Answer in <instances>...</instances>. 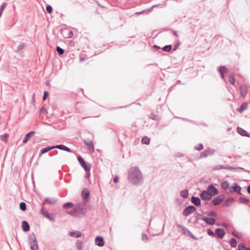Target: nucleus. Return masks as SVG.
<instances>
[{
    "instance_id": "nucleus-16",
    "label": "nucleus",
    "mask_w": 250,
    "mask_h": 250,
    "mask_svg": "<svg viewBox=\"0 0 250 250\" xmlns=\"http://www.w3.org/2000/svg\"><path fill=\"white\" fill-rule=\"evenodd\" d=\"M215 234L219 238L222 239L225 235V232L223 229L217 228L215 230Z\"/></svg>"
},
{
    "instance_id": "nucleus-5",
    "label": "nucleus",
    "mask_w": 250,
    "mask_h": 250,
    "mask_svg": "<svg viewBox=\"0 0 250 250\" xmlns=\"http://www.w3.org/2000/svg\"><path fill=\"white\" fill-rule=\"evenodd\" d=\"M196 210V208L195 207L191 205L188 206L184 209L183 214L185 216H188Z\"/></svg>"
},
{
    "instance_id": "nucleus-53",
    "label": "nucleus",
    "mask_w": 250,
    "mask_h": 250,
    "mask_svg": "<svg viewBox=\"0 0 250 250\" xmlns=\"http://www.w3.org/2000/svg\"><path fill=\"white\" fill-rule=\"evenodd\" d=\"M48 96V92L47 91H45L43 93L42 100L45 101Z\"/></svg>"
},
{
    "instance_id": "nucleus-25",
    "label": "nucleus",
    "mask_w": 250,
    "mask_h": 250,
    "mask_svg": "<svg viewBox=\"0 0 250 250\" xmlns=\"http://www.w3.org/2000/svg\"><path fill=\"white\" fill-rule=\"evenodd\" d=\"M248 108V104L246 103H243L241 104L239 108L237 109V111L240 113H242Z\"/></svg>"
},
{
    "instance_id": "nucleus-30",
    "label": "nucleus",
    "mask_w": 250,
    "mask_h": 250,
    "mask_svg": "<svg viewBox=\"0 0 250 250\" xmlns=\"http://www.w3.org/2000/svg\"><path fill=\"white\" fill-rule=\"evenodd\" d=\"M30 245L31 250H38L39 247L37 242L35 243H30Z\"/></svg>"
},
{
    "instance_id": "nucleus-32",
    "label": "nucleus",
    "mask_w": 250,
    "mask_h": 250,
    "mask_svg": "<svg viewBox=\"0 0 250 250\" xmlns=\"http://www.w3.org/2000/svg\"><path fill=\"white\" fill-rule=\"evenodd\" d=\"M29 244L30 243H35V242H37L35 235L34 233H32L29 236Z\"/></svg>"
},
{
    "instance_id": "nucleus-49",
    "label": "nucleus",
    "mask_w": 250,
    "mask_h": 250,
    "mask_svg": "<svg viewBox=\"0 0 250 250\" xmlns=\"http://www.w3.org/2000/svg\"><path fill=\"white\" fill-rule=\"evenodd\" d=\"M207 233L210 236L214 237L215 236V233L213 232V231L210 229H207Z\"/></svg>"
},
{
    "instance_id": "nucleus-63",
    "label": "nucleus",
    "mask_w": 250,
    "mask_h": 250,
    "mask_svg": "<svg viewBox=\"0 0 250 250\" xmlns=\"http://www.w3.org/2000/svg\"><path fill=\"white\" fill-rule=\"evenodd\" d=\"M173 35H174V36H176L177 37H178V34H177V32H176V31H173Z\"/></svg>"
},
{
    "instance_id": "nucleus-18",
    "label": "nucleus",
    "mask_w": 250,
    "mask_h": 250,
    "mask_svg": "<svg viewBox=\"0 0 250 250\" xmlns=\"http://www.w3.org/2000/svg\"><path fill=\"white\" fill-rule=\"evenodd\" d=\"M191 202L196 206H199L201 205V200L199 198L192 196L191 198Z\"/></svg>"
},
{
    "instance_id": "nucleus-37",
    "label": "nucleus",
    "mask_w": 250,
    "mask_h": 250,
    "mask_svg": "<svg viewBox=\"0 0 250 250\" xmlns=\"http://www.w3.org/2000/svg\"><path fill=\"white\" fill-rule=\"evenodd\" d=\"M73 204L71 202H67L63 205V208L64 209H68L71 208Z\"/></svg>"
},
{
    "instance_id": "nucleus-59",
    "label": "nucleus",
    "mask_w": 250,
    "mask_h": 250,
    "mask_svg": "<svg viewBox=\"0 0 250 250\" xmlns=\"http://www.w3.org/2000/svg\"><path fill=\"white\" fill-rule=\"evenodd\" d=\"M73 35V33L72 32V31H70L69 33V35L66 37V38H71L72 37V36Z\"/></svg>"
},
{
    "instance_id": "nucleus-23",
    "label": "nucleus",
    "mask_w": 250,
    "mask_h": 250,
    "mask_svg": "<svg viewBox=\"0 0 250 250\" xmlns=\"http://www.w3.org/2000/svg\"><path fill=\"white\" fill-rule=\"evenodd\" d=\"M234 199L232 197L227 199L223 203V206L224 207H228L232 204L233 202Z\"/></svg>"
},
{
    "instance_id": "nucleus-14",
    "label": "nucleus",
    "mask_w": 250,
    "mask_h": 250,
    "mask_svg": "<svg viewBox=\"0 0 250 250\" xmlns=\"http://www.w3.org/2000/svg\"><path fill=\"white\" fill-rule=\"evenodd\" d=\"M96 244L99 247H103L104 245V238L101 236H97L95 240Z\"/></svg>"
},
{
    "instance_id": "nucleus-40",
    "label": "nucleus",
    "mask_w": 250,
    "mask_h": 250,
    "mask_svg": "<svg viewBox=\"0 0 250 250\" xmlns=\"http://www.w3.org/2000/svg\"><path fill=\"white\" fill-rule=\"evenodd\" d=\"M219 71L220 73H225L228 71V69L224 66H221L219 67Z\"/></svg>"
},
{
    "instance_id": "nucleus-42",
    "label": "nucleus",
    "mask_w": 250,
    "mask_h": 250,
    "mask_svg": "<svg viewBox=\"0 0 250 250\" xmlns=\"http://www.w3.org/2000/svg\"><path fill=\"white\" fill-rule=\"evenodd\" d=\"M232 234L233 236L236 237L237 238H241L242 237V233L238 232L236 231H232Z\"/></svg>"
},
{
    "instance_id": "nucleus-13",
    "label": "nucleus",
    "mask_w": 250,
    "mask_h": 250,
    "mask_svg": "<svg viewBox=\"0 0 250 250\" xmlns=\"http://www.w3.org/2000/svg\"><path fill=\"white\" fill-rule=\"evenodd\" d=\"M76 111L78 113H81L84 110V106L83 103L77 102L75 105Z\"/></svg>"
},
{
    "instance_id": "nucleus-56",
    "label": "nucleus",
    "mask_w": 250,
    "mask_h": 250,
    "mask_svg": "<svg viewBox=\"0 0 250 250\" xmlns=\"http://www.w3.org/2000/svg\"><path fill=\"white\" fill-rule=\"evenodd\" d=\"M64 151H66L67 152H72V150L68 147H67L66 146H65V148L64 149Z\"/></svg>"
},
{
    "instance_id": "nucleus-60",
    "label": "nucleus",
    "mask_w": 250,
    "mask_h": 250,
    "mask_svg": "<svg viewBox=\"0 0 250 250\" xmlns=\"http://www.w3.org/2000/svg\"><path fill=\"white\" fill-rule=\"evenodd\" d=\"M82 242L81 241H79L77 242V246L78 247H81L82 246Z\"/></svg>"
},
{
    "instance_id": "nucleus-20",
    "label": "nucleus",
    "mask_w": 250,
    "mask_h": 250,
    "mask_svg": "<svg viewBox=\"0 0 250 250\" xmlns=\"http://www.w3.org/2000/svg\"><path fill=\"white\" fill-rule=\"evenodd\" d=\"M237 132L242 136L250 137V135H249L245 130L240 127H237Z\"/></svg>"
},
{
    "instance_id": "nucleus-28",
    "label": "nucleus",
    "mask_w": 250,
    "mask_h": 250,
    "mask_svg": "<svg viewBox=\"0 0 250 250\" xmlns=\"http://www.w3.org/2000/svg\"><path fill=\"white\" fill-rule=\"evenodd\" d=\"M180 195L181 197H182L183 198H187L188 196V190L187 189H184V190H182L180 192Z\"/></svg>"
},
{
    "instance_id": "nucleus-47",
    "label": "nucleus",
    "mask_w": 250,
    "mask_h": 250,
    "mask_svg": "<svg viewBox=\"0 0 250 250\" xmlns=\"http://www.w3.org/2000/svg\"><path fill=\"white\" fill-rule=\"evenodd\" d=\"M204 148V146L202 144H199L198 145L194 147V149L200 151Z\"/></svg>"
},
{
    "instance_id": "nucleus-1",
    "label": "nucleus",
    "mask_w": 250,
    "mask_h": 250,
    "mask_svg": "<svg viewBox=\"0 0 250 250\" xmlns=\"http://www.w3.org/2000/svg\"><path fill=\"white\" fill-rule=\"evenodd\" d=\"M127 179L130 183L135 185L142 184L143 180V175L137 167H133L129 168Z\"/></svg>"
},
{
    "instance_id": "nucleus-51",
    "label": "nucleus",
    "mask_w": 250,
    "mask_h": 250,
    "mask_svg": "<svg viewBox=\"0 0 250 250\" xmlns=\"http://www.w3.org/2000/svg\"><path fill=\"white\" fill-rule=\"evenodd\" d=\"M196 216L195 217L196 221H198V220H201V219L202 220V218L204 217H202V215L201 214L199 213H196Z\"/></svg>"
},
{
    "instance_id": "nucleus-58",
    "label": "nucleus",
    "mask_w": 250,
    "mask_h": 250,
    "mask_svg": "<svg viewBox=\"0 0 250 250\" xmlns=\"http://www.w3.org/2000/svg\"><path fill=\"white\" fill-rule=\"evenodd\" d=\"M113 181L115 183L118 182V181H119V177L118 176L115 177L114 179H113Z\"/></svg>"
},
{
    "instance_id": "nucleus-55",
    "label": "nucleus",
    "mask_w": 250,
    "mask_h": 250,
    "mask_svg": "<svg viewBox=\"0 0 250 250\" xmlns=\"http://www.w3.org/2000/svg\"><path fill=\"white\" fill-rule=\"evenodd\" d=\"M246 248H247L245 245L243 243H240L238 245V249H244L245 250H246Z\"/></svg>"
},
{
    "instance_id": "nucleus-4",
    "label": "nucleus",
    "mask_w": 250,
    "mask_h": 250,
    "mask_svg": "<svg viewBox=\"0 0 250 250\" xmlns=\"http://www.w3.org/2000/svg\"><path fill=\"white\" fill-rule=\"evenodd\" d=\"M214 149L208 148L201 153L199 158L202 159L203 158H206L209 156H211L214 153Z\"/></svg>"
},
{
    "instance_id": "nucleus-22",
    "label": "nucleus",
    "mask_w": 250,
    "mask_h": 250,
    "mask_svg": "<svg viewBox=\"0 0 250 250\" xmlns=\"http://www.w3.org/2000/svg\"><path fill=\"white\" fill-rule=\"evenodd\" d=\"M89 191L87 188H85L82 190V196L84 200L87 199L89 197Z\"/></svg>"
},
{
    "instance_id": "nucleus-11",
    "label": "nucleus",
    "mask_w": 250,
    "mask_h": 250,
    "mask_svg": "<svg viewBox=\"0 0 250 250\" xmlns=\"http://www.w3.org/2000/svg\"><path fill=\"white\" fill-rule=\"evenodd\" d=\"M248 86L247 85H241L240 87V92L242 97L245 98L248 93Z\"/></svg>"
},
{
    "instance_id": "nucleus-57",
    "label": "nucleus",
    "mask_w": 250,
    "mask_h": 250,
    "mask_svg": "<svg viewBox=\"0 0 250 250\" xmlns=\"http://www.w3.org/2000/svg\"><path fill=\"white\" fill-rule=\"evenodd\" d=\"M189 232L190 233V236L191 238H192L193 239H194V240H197L198 239V238H197L196 237H195V236H194L193 235L192 233H191L189 231Z\"/></svg>"
},
{
    "instance_id": "nucleus-19",
    "label": "nucleus",
    "mask_w": 250,
    "mask_h": 250,
    "mask_svg": "<svg viewBox=\"0 0 250 250\" xmlns=\"http://www.w3.org/2000/svg\"><path fill=\"white\" fill-rule=\"evenodd\" d=\"M35 132L34 131H30L27 133L25 135L24 138L23 140V144L26 143L28 142V141L30 139V138L35 134Z\"/></svg>"
},
{
    "instance_id": "nucleus-26",
    "label": "nucleus",
    "mask_w": 250,
    "mask_h": 250,
    "mask_svg": "<svg viewBox=\"0 0 250 250\" xmlns=\"http://www.w3.org/2000/svg\"><path fill=\"white\" fill-rule=\"evenodd\" d=\"M53 149H54L53 146L44 147V148H42V149H41V154H42L45 153H46L48 151H49V150Z\"/></svg>"
},
{
    "instance_id": "nucleus-62",
    "label": "nucleus",
    "mask_w": 250,
    "mask_h": 250,
    "mask_svg": "<svg viewBox=\"0 0 250 250\" xmlns=\"http://www.w3.org/2000/svg\"><path fill=\"white\" fill-rule=\"evenodd\" d=\"M222 226L225 228H228L229 227V225L227 223H223L222 224Z\"/></svg>"
},
{
    "instance_id": "nucleus-44",
    "label": "nucleus",
    "mask_w": 250,
    "mask_h": 250,
    "mask_svg": "<svg viewBox=\"0 0 250 250\" xmlns=\"http://www.w3.org/2000/svg\"><path fill=\"white\" fill-rule=\"evenodd\" d=\"M20 208L22 211H25L26 209V205L24 202H21L20 204Z\"/></svg>"
},
{
    "instance_id": "nucleus-17",
    "label": "nucleus",
    "mask_w": 250,
    "mask_h": 250,
    "mask_svg": "<svg viewBox=\"0 0 250 250\" xmlns=\"http://www.w3.org/2000/svg\"><path fill=\"white\" fill-rule=\"evenodd\" d=\"M227 169L229 170H232L235 169V168H233L230 166H222V165H218L216 166L214 168V170H219V169Z\"/></svg>"
},
{
    "instance_id": "nucleus-7",
    "label": "nucleus",
    "mask_w": 250,
    "mask_h": 250,
    "mask_svg": "<svg viewBox=\"0 0 250 250\" xmlns=\"http://www.w3.org/2000/svg\"><path fill=\"white\" fill-rule=\"evenodd\" d=\"M83 142L87 147L89 151L93 152L94 151V146L92 141L89 139H84Z\"/></svg>"
},
{
    "instance_id": "nucleus-8",
    "label": "nucleus",
    "mask_w": 250,
    "mask_h": 250,
    "mask_svg": "<svg viewBox=\"0 0 250 250\" xmlns=\"http://www.w3.org/2000/svg\"><path fill=\"white\" fill-rule=\"evenodd\" d=\"M207 191L212 197L218 194V189L212 185H209L207 188Z\"/></svg>"
},
{
    "instance_id": "nucleus-24",
    "label": "nucleus",
    "mask_w": 250,
    "mask_h": 250,
    "mask_svg": "<svg viewBox=\"0 0 250 250\" xmlns=\"http://www.w3.org/2000/svg\"><path fill=\"white\" fill-rule=\"evenodd\" d=\"M69 235L71 237L79 238L82 236V233L79 231H71Z\"/></svg>"
},
{
    "instance_id": "nucleus-12",
    "label": "nucleus",
    "mask_w": 250,
    "mask_h": 250,
    "mask_svg": "<svg viewBox=\"0 0 250 250\" xmlns=\"http://www.w3.org/2000/svg\"><path fill=\"white\" fill-rule=\"evenodd\" d=\"M200 197L203 200L208 201L211 199V196L206 190H203L200 194Z\"/></svg>"
},
{
    "instance_id": "nucleus-38",
    "label": "nucleus",
    "mask_w": 250,
    "mask_h": 250,
    "mask_svg": "<svg viewBox=\"0 0 250 250\" xmlns=\"http://www.w3.org/2000/svg\"><path fill=\"white\" fill-rule=\"evenodd\" d=\"M8 138V135L6 133L2 134L0 136V139L1 141L6 142Z\"/></svg>"
},
{
    "instance_id": "nucleus-46",
    "label": "nucleus",
    "mask_w": 250,
    "mask_h": 250,
    "mask_svg": "<svg viewBox=\"0 0 250 250\" xmlns=\"http://www.w3.org/2000/svg\"><path fill=\"white\" fill-rule=\"evenodd\" d=\"M206 214L209 216L214 217H217L216 213L213 210L207 212H206Z\"/></svg>"
},
{
    "instance_id": "nucleus-41",
    "label": "nucleus",
    "mask_w": 250,
    "mask_h": 250,
    "mask_svg": "<svg viewBox=\"0 0 250 250\" xmlns=\"http://www.w3.org/2000/svg\"><path fill=\"white\" fill-rule=\"evenodd\" d=\"M7 5V3L3 2L0 6V17L1 16L3 11L5 9V7Z\"/></svg>"
},
{
    "instance_id": "nucleus-15",
    "label": "nucleus",
    "mask_w": 250,
    "mask_h": 250,
    "mask_svg": "<svg viewBox=\"0 0 250 250\" xmlns=\"http://www.w3.org/2000/svg\"><path fill=\"white\" fill-rule=\"evenodd\" d=\"M202 220H203L207 224L209 225H213L215 223V219L213 218L204 217L202 218Z\"/></svg>"
},
{
    "instance_id": "nucleus-9",
    "label": "nucleus",
    "mask_w": 250,
    "mask_h": 250,
    "mask_svg": "<svg viewBox=\"0 0 250 250\" xmlns=\"http://www.w3.org/2000/svg\"><path fill=\"white\" fill-rule=\"evenodd\" d=\"M40 211L42 212V214L44 216L46 217L47 219H48L49 220L53 222L55 221L54 217L52 215H51V214L46 210L45 208L44 207H42Z\"/></svg>"
},
{
    "instance_id": "nucleus-21",
    "label": "nucleus",
    "mask_w": 250,
    "mask_h": 250,
    "mask_svg": "<svg viewBox=\"0 0 250 250\" xmlns=\"http://www.w3.org/2000/svg\"><path fill=\"white\" fill-rule=\"evenodd\" d=\"M22 229L24 232L29 230L30 226L27 221H24L22 222Z\"/></svg>"
},
{
    "instance_id": "nucleus-31",
    "label": "nucleus",
    "mask_w": 250,
    "mask_h": 250,
    "mask_svg": "<svg viewBox=\"0 0 250 250\" xmlns=\"http://www.w3.org/2000/svg\"><path fill=\"white\" fill-rule=\"evenodd\" d=\"M149 118L154 121H159L161 119L160 117L154 114H150Z\"/></svg>"
},
{
    "instance_id": "nucleus-54",
    "label": "nucleus",
    "mask_w": 250,
    "mask_h": 250,
    "mask_svg": "<svg viewBox=\"0 0 250 250\" xmlns=\"http://www.w3.org/2000/svg\"><path fill=\"white\" fill-rule=\"evenodd\" d=\"M142 239L143 241H146V240H147V235L143 233L142 234Z\"/></svg>"
},
{
    "instance_id": "nucleus-36",
    "label": "nucleus",
    "mask_w": 250,
    "mask_h": 250,
    "mask_svg": "<svg viewBox=\"0 0 250 250\" xmlns=\"http://www.w3.org/2000/svg\"><path fill=\"white\" fill-rule=\"evenodd\" d=\"M150 143V139L147 137H144L142 139L143 144L148 145Z\"/></svg>"
},
{
    "instance_id": "nucleus-10",
    "label": "nucleus",
    "mask_w": 250,
    "mask_h": 250,
    "mask_svg": "<svg viewBox=\"0 0 250 250\" xmlns=\"http://www.w3.org/2000/svg\"><path fill=\"white\" fill-rule=\"evenodd\" d=\"M224 195H219L215 198L211 202V204L214 206H217L220 204L224 199Z\"/></svg>"
},
{
    "instance_id": "nucleus-35",
    "label": "nucleus",
    "mask_w": 250,
    "mask_h": 250,
    "mask_svg": "<svg viewBox=\"0 0 250 250\" xmlns=\"http://www.w3.org/2000/svg\"><path fill=\"white\" fill-rule=\"evenodd\" d=\"M228 78H229V82L231 84L234 85V83H235V80L234 75L232 74L229 75Z\"/></svg>"
},
{
    "instance_id": "nucleus-29",
    "label": "nucleus",
    "mask_w": 250,
    "mask_h": 250,
    "mask_svg": "<svg viewBox=\"0 0 250 250\" xmlns=\"http://www.w3.org/2000/svg\"><path fill=\"white\" fill-rule=\"evenodd\" d=\"M25 45L26 44L25 43H24L23 42H21L20 43V44L18 46L17 49L16 50H15V52H18L19 51L23 49L25 46Z\"/></svg>"
},
{
    "instance_id": "nucleus-45",
    "label": "nucleus",
    "mask_w": 250,
    "mask_h": 250,
    "mask_svg": "<svg viewBox=\"0 0 250 250\" xmlns=\"http://www.w3.org/2000/svg\"><path fill=\"white\" fill-rule=\"evenodd\" d=\"M56 51H57L58 54L60 55H62L64 52V50L60 46H57L56 47Z\"/></svg>"
},
{
    "instance_id": "nucleus-52",
    "label": "nucleus",
    "mask_w": 250,
    "mask_h": 250,
    "mask_svg": "<svg viewBox=\"0 0 250 250\" xmlns=\"http://www.w3.org/2000/svg\"><path fill=\"white\" fill-rule=\"evenodd\" d=\"M46 10L48 13H51L52 11V8L50 5H47L46 6Z\"/></svg>"
},
{
    "instance_id": "nucleus-43",
    "label": "nucleus",
    "mask_w": 250,
    "mask_h": 250,
    "mask_svg": "<svg viewBox=\"0 0 250 250\" xmlns=\"http://www.w3.org/2000/svg\"><path fill=\"white\" fill-rule=\"evenodd\" d=\"M239 200L240 202L243 204H246L249 202V200L245 197H240Z\"/></svg>"
},
{
    "instance_id": "nucleus-2",
    "label": "nucleus",
    "mask_w": 250,
    "mask_h": 250,
    "mask_svg": "<svg viewBox=\"0 0 250 250\" xmlns=\"http://www.w3.org/2000/svg\"><path fill=\"white\" fill-rule=\"evenodd\" d=\"M86 212L85 208H82L81 206H77L72 211L68 213L73 216L81 217L84 216Z\"/></svg>"
},
{
    "instance_id": "nucleus-64",
    "label": "nucleus",
    "mask_w": 250,
    "mask_h": 250,
    "mask_svg": "<svg viewBox=\"0 0 250 250\" xmlns=\"http://www.w3.org/2000/svg\"><path fill=\"white\" fill-rule=\"evenodd\" d=\"M247 191L249 194H250V185L247 188Z\"/></svg>"
},
{
    "instance_id": "nucleus-39",
    "label": "nucleus",
    "mask_w": 250,
    "mask_h": 250,
    "mask_svg": "<svg viewBox=\"0 0 250 250\" xmlns=\"http://www.w3.org/2000/svg\"><path fill=\"white\" fill-rule=\"evenodd\" d=\"M172 46L171 45H167L162 48V50L165 52H169L171 51Z\"/></svg>"
},
{
    "instance_id": "nucleus-33",
    "label": "nucleus",
    "mask_w": 250,
    "mask_h": 250,
    "mask_svg": "<svg viewBox=\"0 0 250 250\" xmlns=\"http://www.w3.org/2000/svg\"><path fill=\"white\" fill-rule=\"evenodd\" d=\"M45 202H46L47 203L50 205H53L56 203V201L53 198H46L45 199Z\"/></svg>"
},
{
    "instance_id": "nucleus-27",
    "label": "nucleus",
    "mask_w": 250,
    "mask_h": 250,
    "mask_svg": "<svg viewBox=\"0 0 250 250\" xmlns=\"http://www.w3.org/2000/svg\"><path fill=\"white\" fill-rule=\"evenodd\" d=\"M221 188L224 190H226L228 188H229V183L228 181H225L221 183Z\"/></svg>"
},
{
    "instance_id": "nucleus-3",
    "label": "nucleus",
    "mask_w": 250,
    "mask_h": 250,
    "mask_svg": "<svg viewBox=\"0 0 250 250\" xmlns=\"http://www.w3.org/2000/svg\"><path fill=\"white\" fill-rule=\"evenodd\" d=\"M78 160L81 166L86 172H89L91 169V165L90 164H87L83 159L81 157H78Z\"/></svg>"
},
{
    "instance_id": "nucleus-34",
    "label": "nucleus",
    "mask_w": 250,
    "mask_h": 250,
    "mask_svg": "<svg viewBox=\"0 0 250 250\" xmlns=\"http://www.w3.org/2000/svg\"><path fill=\"white\" fill-rule=\"evenodd\" d=\"M230 245L232 248H235L237 246V241L234 238H232L229 242Z\"/></svg>"
},
{
    "instance_id": "nucleus-61",
    "label": "nucleus",
    "mask_w": 250,
    "mask_h": 250,
    "mask_svg": "<svg viewBox=\"0 0 250 250\" xmlns=\"http://www.w3.org/2000/svg\"><path fill=\"white\" fill-rule=\"evenodd\" d=\"M179 45H180L179 43H177L175 45V46L174 47V48L173 49V51L176 50L178 48V47H179Z\"/></svg>"
},
{
    "instance_id": "nucleus-6",
    "label": "nucleus",
    "mask_w": 250,
    "mask_h": 250,
    "mask_svg": "<svg viewBox=\"0 0 250 250\" xmlns=\"http://www.w3.org/2000/svg\"><path fill=\"white\" fill-rule=\"evenodd\" d=\"M241 189V188L238 186L236 183H234L233 186L229 188V191L230 192L232 193L236 192L240 195L242 194Z\"/></svg>"
},
{
    "instance_id": "nucleus-48",
    "label": "nucleus",
    "mask_w": 250,
    "mask_h": 250,
    "mask_svg": "<svg viewBox=\"0 0 250 250\" xmlns=\"http://www.w3.org/2000/svg\"><path fill=\"white\" fill-rule=\"evenodd\" d=\"M65 146H64L63 145H56V146H53V147H54V149L58 148V149L63 150L65 148Z\"/></svg>"
},
{
    "instance_id": "nucleus-50",
    "label": "nucleus",
    "mask_w": 250,
    "mask_h": 250,
    "mask_svg": "<svg viewBox=\"0 0 250 250\" xmlns=\"http://www.w3.org/2000/svg\"><path fill=\"white\" fill-rule=\"evenodd\" d=\"M40 112L41 114H44L45 113H46V107H45V105L42 106L40 108Z\"/></svg>"
}]
</instances>
